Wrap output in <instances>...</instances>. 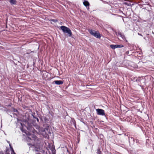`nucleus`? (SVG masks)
<instances>
[{"mask_svg":"<svg viewBox=\"0 0 154 154\" xmlns=\"http://www.w3.org/2000/svg\"><path fill=\"white\" fill-rule=\"evenodd\" d=\"M89 32L91 35L96 38H100V34L98 32L90 29L89 30Z\"/></svg>","mask_w":154,"mask_h":154,"instance_id":"nucleus-1","label":"nucleus"},{"mask_svg":"<svg viewBox=\"0 0 154 154\" xmlns=\"http://www.w3.org/2000/svg\"><path fill=\"white\" fill-rule=\"evenodd\" d=\"M97 114L98 115L104 116L105 115L104 111L102 109H96Z\"/></svg>","mask_w":154,"mask_h":154,"instance_id":"nucleus-2","label":"nucleus"},{"mask_svg":"<svg viewBox=\"0 0 154 154\" xmlns=\"http://www.w3.org/2000/svg\"><path fill=\"white\" fill-rule=\"evenodd\" d=\"M110 47L112 49H115L116 48H122L123 47V46L122 45H110Z\"/></svg>","mask_w":154,"mask_h":154,"instance_id":"nucleus-3","label":"nucleus"},{"mask_svg":"<svg viewBox=\"0 0 154 154\" xmlns=\"http://www.w3.org/2000/svg\"><path fill=\"white\" fill-rule=\"evenodd\" d=\"M83 4L86 7L87 10H88L89 9V6L90 4L88 1L86 0H84L83 2Z\"/></svg>","mask_w":154,"mask_h":154,"instance_id":"nucleus-4","label":"nucleus"},{"mask_svg":"<svg viewBox=\"0 0 154 154\" xmlns=\"http://www.w3.org/2000/svg\"><path fill=\"white\" fill-rule=\"evenodd\" d=\"M116 35L118 36L121 37L123 40L125 41L126 42H127V41L126 40L125 36L124 35H122L121 33L118 32V33H116Z\"/></svg>","mask_w":154,"mask_h":154,"instance_id":"nucleus-5","label":"nucleus"},{"mask_svg":"<svg viewBox=\"0 0 154 154\" xmlns=\"http://www.w3.org/2000/svg\"><path fill=\"white\" fill-rule=\"evenodd\" d=\"M60 28L64 32H67V28L66 27L62 26L60 27Z\"/></svg>","mask_w":154,"mask_h":154,"instance_id":"nucleus-6","label":"nucleus"},{"mask_svg":"<svg viewBox=\"0 0 154 154\" xmlns=\"http://www.w3.org/2000/svg\"><path fill=\"white\" fill-rule=\"evenodd\" d=\"M54 83L57 85H60L63 84V81L61 80H57L55 81L54 82Z\"/></svg>","mask_w":154,"mask_h":154,"instance_id":"nucleus-7","label":"nucleus"},{"mask_svg":"<svg viewBox=\"0 0 154 154\" xmlns=\"http://www.w3.org/2000/svg\"><path fill=\"white\" fill-rule=\"evenodd\" d=\"M9 2L11 4H16L17 1L16 0H10Z\"/></svg>","mask_w":154,"mask_h":154,"instance_id":"nucleus-8","label":"nucleus"},{"mask_svg":"<svg viewBox=\"0 0 154 154\" xmlns=\"http://www.w3.org/2000/svg\"><path fill=\"white\" fill-rule=\"evenodd\" d=\"M72 32L68 28V35L69 36H71L72 38H73L72 36H71Z\"/></svg>","mask_w":154,"mask_h":154,"instance_id":"nucleus-9","label":"nucleus"},{"mask_svg":"<svg viewBox=\"0 0 154 154\" xmlns=\"http://www.w3.org/2000/svg\"><path fill=\"white\" fill-rule=\"evenodd\" d=\"M51 21H53L54 22H56L57 21V20L53 19L51 20Z\"/></svg>","mask_w":154,"mask_h":154,"instance_id":"nucleus-10","label":"nucleus"},{"mask_svg":"<svg viewBox=\"0 0 154 154\" xmlns=\"http://www.w3.org/2000/svg\"><path fill=\"white\" fill-rule=\"evenodd\" d=\"M97 153L98 154H101V152L100 151L99 149H98Z\"/></svg>","mask_w":154,"mask_h":154,"instance_id":"nucleus-11","label":"nucleus"},{"mask_svg":"<svg viewBox=\"0 0 154 154\" xmlns=\"http://www.w3.org/2000/svg\"><path fill=\"white\" fill-rule=\"evenodd\" d=\"M11 148V149H12V152H13V154H12V153L11 154H16L14 153V150H13V149L12 148Z\"/></svg>","mask_w":154,"mask_h":154,"instance_id":"nucleus-12","label":"nucleus"},{"mask_svg":"<svg viewBox=\"0 0 154 154\" xmlns=\"http://www.w3.org/2000/svg\"><path fill=\"white\" fill-rule=\"evenodd\" d=\"M138 35H140L141 36H142V35H141V34H140L139 33H138Z\"/></svg>","mask_w":154,"mask_h":154,"instance_id":"nucleus-13","label":"nucleus"},{"mask_svg":"<svg viewBox=\"0 0 154 154\" xmlns=\"http://www.w3.org/2000/svg\"><path fill=\"white\" fill-rule=\"evenodd\" d=\"M127 4V3H125V4L126 5H128V6H129V5H128Z\"/></svg>","mask_w":154,"mask_h":154,"instance_id":"nucleus-14","label":"nucleus"},{"mask_svg":"<svg viewBox=\"0 0 154 154\" xmlns=\"http://www.w3.org/2000/svg\"><path fill=\"white\" fill-rule=\"evenodd\" d=\"M27 138H28L27 140H28V139L29 138V137H28Z\"/></svg>","mask_w":154,"mask_h":154,"instance_id":"nucleus-15","label":"nucleus"}]
</instances>
